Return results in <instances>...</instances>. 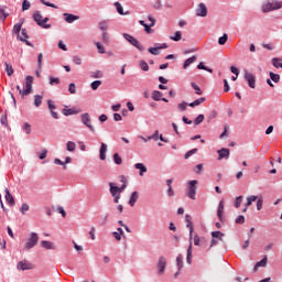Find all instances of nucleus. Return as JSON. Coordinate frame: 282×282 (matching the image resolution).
<instances>
[{
    "label": "nucleus",
    "instance_id": "nucleus-36",
    "mask_svg": "<svg viewBox=\"0 0 282 282\" xmlns=\"http://www.w3.org/2000/svg\"><path fill=\"white\" fill-rule=\"evenodd\" d=\"M170 39H171V41H175V42L182 41V32L181 31H176L174 33V35L170 36Z\"/></svg>",
    "mask_w": 282,
    "mask_h": 282
},
{
    "label": "nucleus",
    "instance_id": "nucleus-8",
    "mask_svg": "<svg viewBox=\"0 0 282 282\" xmlns=\"http://www.w3.org/2000/svg\"><path fill=\"white\" fill-rule=\"evenodd\" d=\"M245 78L251 89H254L257 87V78L251 73H245Z\"/></svg>",
    "mask_w": 282,
    "mask_h": 282
},
{
    "label": "nucleus",
    "instance_id": "nucleus-2",
    "mask_svg": "<svg viewBox=\"0 0 282 282\" xmlns=\"http://www.w3.org/2000/svg\"><path fill=\"white\" fill-rule=\"evenodd\" d=\"M282 1L273 0L271 2H267L262 6L263 12H272V10H281Z\"/></svg>",
    "mask_w": 282,
    "mask_h": 282
},
{
    "label": "nucleus",
    "instance_id": "nucleus-45",
    "mask_svg": "<svg viewBox=\"0 0 282 282\" xmlns=\"http://www.w3.org/2000/svg\"><path fill=\"white\" fill-rule=\"evenodd\" d=\"M0 122L1 124H3L4 127H8V113L4 112L1 118H0Z\"/></svg>",
    "mask_w": 282,
    "mask_h": 282
},
{
    "label": "nucleus",
    "instance_id": "nucleus-47",
    "mask_svg": "<svg viewBox=\"0 0 282 282\" xmlns=\"http://www.w3.org/2000/svg\"><path fill=\"white\" fill-rule=\"evenodd\" d=\"M8 19V13H6V10L0 7V21H6Z\"/></svg>",
    "mask_w": 282,
    "mask_h": 282
},
{
    "label": "nucleus",
    "instance_id": "nucleus-23",
    "mask_svg": "<svg viewBox=\"0 0 282 282\" xmlns=\"http://www.w3.org/2000/svg\"><path fill=\"white\" fill-rule=\"evenodd\" d=\"M268 265V256H264L262 260L256 263L254 272H257L258 268H265Z\"/></svg>",
    "mask_w": 282,
    "mask_h": 282
},
{
    "label": "nucleus",
    "instance_id": "nucleus-62",
    "mask_svg": "<svg viewBox=\"0 0 282 282\" xmlns=\"http://www.w3.org/2000/svg\"><path fill=\"white\" fill-rule=\"evenodd\" d=\"M236 224H246V217H243V216H238L237 218H236Z\"/></svg>",
    "mask_w": 282,
    "mask_h": 282
},
{
    "label": "nucleus",
    "instance_id": "nucleus-60",
    "mask_svg": "<svg viewBox=\"0 0 282 282\" xmlns=\"http://www.w3.org/2000/svg\"><path fill=\"white\" fill-rule=\"evenodd\" d=\"M73 63H75V65H83V59L76 55L73 57Z\"/></svg>",
    "mask_w": 282,
    "mask_h": 282
},
{
    "label": "nucleus",
    "instance_id": "nucleus-1",
    "mask_svg": "<svg viewBox=\"0 0 282 282\" xmlns=\"http://www.w3.org/2000/svg\"><path fill=\"white\" fill-rule=\"evenodd\" d=\"M32 85H34V77L29 75L25 78L23 88H21V86H17V90L22 97L30 96V94L34 91V89L32 88Z\"/></svg>",
    "mask_w": 282,
    "mask_h": 282
},
{
    "label": "nucleus",
    "instance_id": "nucleus-48",
    "mask_svg": "<svg viewBox=\"0 0 282 282\" xmlns=\"http://www.w3.org/2000/svg\"><path fill=\"white\" fill-rule=\"evenodd\" d=\"M197 69H204L205 72H209V74H213V69L204 66V63L202 62L197 65Z\"/></svg>",
    "mask_w": 282,
    "mask_h": 282
},
{
    "label": "nucleus",
    "instance_id": "nucleus-21",
    "mask_svg": "<svg viewBox=\"0 0 282 282\" xmlns=\"http://www.w3.org/2000/svg\"><path fill=\"white\" fill-rule=\"evenodd\" d=\"M99 159L105 161L107 160V144L101 143L100 150H99Z\"/></svg>",
    "mask_w": 282,
    "mask_h": 282
},
{
    "label": "nucleus",
    "instance_id": "nucleus-52",
    "mask_svg": "<svg viewBox=\"0 0 282 282\" xmlns=\"http://www.w3.org/2000/svg\"><path fill=\"white\" fill-rule=\"evenodd\" d=\"M204 122V115H198L194 120V124H202Z\"/></svg>",
    "mask_w": 282,
    "mask_h": 282
},
{
    "label": "nucleus",
    "instance_id": "nucleus-15",
    "mask_svg": "<svg viewBox=\"0 0 282 282\" xmlns=\"http://www.w3.org/2000/svg\"><path fill=\"white\" fill-rule=\"evenodd\" d=\"M169 45L166 44H161L159 47H150L148 48V52L150 54H153V56H158L160 54V50H166Z\"/></svg>",
    "mask_w": 282,
    "mask_h": 282
},
{
    "label": "nucleus",
    "instance_id": "nucleus-49",
    "mask_svg": "<svg viewBox=\"0 0 282 282\" xmlns=\"http://www.w3.org/2000/svg\"><path fill=\"white\" fill-rule=\"evenodd\" d=\"M140 67L142 72H149V64L145 61L140 62Z\"/></svg>",
    "mask_w": 282,
    "mask_h": 282
},
{
    "label": "nucleus",
    "instance_id": "nucleus-25",
    "mask_svg": "<svg viewBox=\"0 0 282 282\" xmlns=\"http://www.w3.org/2000/svg\"><path fill=\"white\" fill-rule=\"evenodd\" d=\"M66 23H74V21H78V17L72 13H64Z\"/></svg>",
    "mask_w": 282,
    "mask_h": 282
},
{
    "label": "nucleus",
    "instance_id": "nucleus-3",
    "mask_svg": "<svg viewBox=\"0 0 282 282\" xmlns=\"http://www.w3.org/2000/svg\"><path fill=\"white\" fill-rule=\"evenodd\" d=\"M197 184H198L197 180H193L188 182L187 197H189V199H196Z\"/></svg>",
    "mask_w": 282,
    "mask_h": 282
},
{
    "label": "nucleus",
    "instance_id": "nucleus-58",
    "mask_svg": "<svg viewBox=\"0 0 282 282\" xmlns=\"http://www.w3.org/2000/svg\"><path fill=\"white\" fill-rule=\"evenodd\" d=\"M192 87L198 96H202V89L199 88V86H197V84L192 83Z\"/></svg>",
    "mask_w": 282,
    "mask_h": 282
},
{
    "label": "nucleus",
    "instance_id": "nucleus-12",
    "mask_svg": "<svg viewBox=\"0 0 282 282\" xmlns=\"http://www.w3.org/2000/svg\"><path fill=\"white\" fill-rule=\"evenodd\" d=\"M218 160H228L230 158V149L223 148L217 151Z\"/></svg>",
    "mask_w": 282,
    "mask_h": 282
},
{
    "label": "nucleus",
    "instance_id": "nucleus-34",
    "mask_svg": "<svg viewBox=\"0 0 282 282\" xmlns=\"http://www.w3.org/2000/svg\"><path fill=\"white\" fill-rule=\"evenodd\" d=\"M66 150L74 153V151H76V143L74 141H68L66 143Z\"/></svg>",
    "mask_w": 282,
    "mask_h": 282
},
{
    "label": "nucleus",
    "instance_id": "nucleus-24",
    "mask_svg": "<svg viewBox=\"0 0 282 282\" xmlns=\"http://www.w3.org/2000/svg\"><path fill=\"white\" fill-rule=\"evenodd\" d=\"M187 263L191 265L193 263V242H189V246L187 248V258H186Z\"/></svg>",
    "mask_w": 282,
    "mask_h": 282
},
{
    "label": "nucleus",
    "instance_id": "nucleus-57",
    "mask_svg": "<svg viewBox=\"0 0 282 282\" xmlns=\"http://www.w3.org/2000/svg\"><path fill=\"white\" fill-rule=\"evenodd\" d=\"M230 130V127L227 124L224 127V132L220 134V138H228V131Z\"/></svg>",
    "mask_w": 282,
    "mask_h": 282
},
{
    "label": "nucleus",
    "instance_id": "nucleus-44",
    "mask_svg": "<svg viewBox=\"0 0 282 282\" xmlns=\"http://www.w3.org/2000/svg\"><path fill=\"white\" fill-rule=\"evenodd\" d=\"M102 85L101 80H95L90 84L91 89H94V91H96V89H98V87H100Z\"/></svg>",
    "mask_w": 282,
    "mask_h": 282
},
{
    "label": "nucleus",
    "instance_id": "nucleus-11",
    "mask_svg": "<svg viewBox=\"0 0 282 282\" xmlns=\"http://www.w3.org/2000/svg\"><path fill=\"white\" fill-rule=\"evenodd\" d=\"M158 270H159V274H164V272L166 270V259L164 258V256H161L159 258Z\"/></svg>",
    "mask_w": 282,
    "mask_h": 282
},
{
    "label": "nucleus",
    "instance_id": "nucleus-19",
    "mask_svg": "<svg viewBox=\"0 0 282 282\" xmlns=\"http://www.w3.org/2000/svg\"><path fill=\"white\" fill-rule=\"evenodd\" d=\"M225 111L227 112L228 118H230L234 113L235 116H239V113H243V109L237 110V108H226Z\"/></svg>",
    "mask_w": 282,
    "mask_h": 282
},
{
    "label": "nucleus",
    "instance_id": "nucleus-56",
    "mask_svg": "<svg viewBox=\"0 0 282 282\" xmlns=\"http://www.w3.org/2000/svg\"><path fill=\"white\" fill-rule=\"evenodd\" d=\"M96 47L99 54H105V46H102V44H100L99 42H96Z\"/></svg>",
    "mask_w": 282,
    "mask_h": 282
},
{
    "label": "nucleus",
    "instance_id": "nucleus-29",
    "mask_svg": "<svg viewBox=\"0 0 282 282\" xmlns=\"http://www.w3.org/2000/svg\"><path fill=\"white\" fill-rule=\"evenodd\" d=\"M134 169H137L139 172V175L142 177L144 173H147V167L142 163L134 164Z\"/></svg>",
    "mask_w": 282,
    "mask_h": 282
},
{
    "label": "nucleus",
    "instance_id": "nucleus-31",
    "mask_svg": "<svg viewBox=\"0 0 282 282\" xmlns=\"http://www.w3.org/2000/svg\"><path fill=\"white\" fill-rule=\"evenodd\" d=\"M138 192H132L130 199H129V204L130 206H135V202H138Z\"/></svg>",
    "mask_w": 282,
    "mask_h": 282
},
{
    "label": "nucleus",
    "instance_id": "nucleus-16",
    "mask_svg": "<svg viewBox=\"0 0 282 282\" xmlns=\"http://www.w3.org/2000/svg\"><path fill=\"white\" fill-rule=\"evenodd\" d=\"M257 199H259L258 196H248L247 197V203L245 204V208L242 209V213H247L248 212V207L252 206V203L256 202Z\"/></svg>",
    "mask_w": 282,
    "mask_h": 282
},
{
    "label": "nucleus",
    "instance_id": "nucleus-54",
    "mask_svg": "<svg viewBox=\"0 0 282 282\" xmlns=\"http://www.w3.org/2000/svg\"><path fill=\"white\" fill-rule=\"evenodd\" d=\"M23 131H25L26 133H31L32 132V126H30V123L25 122L22 127Z\"/></svg>",
    "mask_w": 282,
    "mask_h": 282
},
{
    "label": "nucleus",
    "instance_id": "nucleus-33",
    "mask_svg": "<svg viewBox=\"0 0 282 282\" xmlns=\"http://www.w3.org/2000/svg\"><path fill=\"white\" fill-rule=\"evenodd\" d=\"M271 63H272L273 67H275V69H279V67L282 68L281 58H279V57H273V58L271 59Z\"/></svg>",
    "mask_w": 282,
    "mask_h": 282
},
{
    "label": "nucleus",
    "instance_id": "nucleus-50",
    "mask_svg": "<svg viewBox=\"0 0 282 282\" xmlns=\"http://www.w3.org/2000/svg\"><path fill=\"white\" fill-rule=\"evenodd\" d=\"M50 85H61V78L58 77H51Z\"/></svg>",
    "mask_w": 282,
    "mask_h": 282
},
{
    "label": "nucleus",
    "instance_id": "nucleus-10",
    "mask_svg": "<svg viewBox=\"0 0 282 282\" xmlns=\"http://www.w3.org/2000/svg\"><path fill=\"white\" fill-rule=\"evenodd\" d=\"M196 15L197 17H208V8L205 3H199L196 9Z\"/></svg>",
    "mask_w": 282,
    "mask_h": 282
},
{
    "label": "nucleus",
    "instance_id": "nucleus-17",
    "mask_svg": "<svg viewBox=\"0 0 282 282\" xmlns=\"http://www.w3.org/2000/svg\"><path fill=\"white\" fill-rule=\"evenodd\" d=\"M4 193H6V202L7 204H9V206H14V196H12V194H10V189L4 188Z\"/></svg>",
    "mask_w": 282,
    "mask_h": 282
},
{
    "label": "nucleus",
    "instance_id": "nucleus-9",
    "mask_svg": "<svg viewBox=\"0 0 282 282\" xmlns=\"http://www.w3.org/2000/svg\"><path fill=\"white\" fill-rule=\"evenodd\" d=\"M206 101V98L204 97H200L196 100H194L193 102L188 104V102H182V104H178V107H199V105H202V102H205Z\"/></svg>",
    "mask_w": 282,
    "mask_h": 282
},
{
    "label": "nucleus",
    "instance_id": "nucleus-55",
    "mask_svg": "<svg viewBox=\"0 0 282 282\" xmlns=\"http://www.w3.org/2000/svg\"><path fill=\"white\" fill-rule=\"evenodd\" d=\"M262 208H263V197H260L257 200V210H261Z\"/></svg>",
    "mask_w": 282,
    "mask_h": 282
},
{
    "label": "nucleus",
    "instance_id": "nucleus-40",
    "mask_svg": "<svg viewBox=\"0 0 282 282\" xmlns=\"http://www.w3.org/2000/svg\"><path fill=\"white\" fill-rule=\"evenodd\" d=\"M134 107H128V108H123L122 110H121V116L123 117V118H127V116H129V111H134Z\"/></svg>",
    "mask_w": 282,
    "mask_h": 282
},
{
    "label": "nucleus",
    "instance_id": "nucleus-4",
    "mask_svg": "<svg viewBox=\"0 0 282 282\" xmlns=\"http://www.w3.org/2000/svg\"><path fill=\"white\" fill-rule=\"evenodd\" d=\"M123 39H126L128 43L133 45V47H137L139 52H144V46L140 44V41H138V39L133 37L132 35H129L128 33H123Z\"/></svg>",
    "mask_w": 282,
    "mask_h": 282
},
{
    "label": "nucleus",
    "instance_id": "nucleus-26",
    "mask_svg": "<svg viewBox=\"0 0 282 282\" xmlns=\"http://www.w3.org/2000/svg\"><path fill=\"white\" fill-rule=\"evenodd\" d=\"M195 61H197L196 55H193L192 57L187 58L183 64V68L186 69L187 67H189V65H193V63H195Z\"/></svg>",
    "mask_w": 282,
    "mask_h": 282
},
{
    "label": "nucleus",
    "instance_id": "nucleus-53",
    "mask_svg": "<svg viewBox=\"0 0 282 282\" xmlns=\"http://www.w3.org/2000/svg\"><path fill=\"white\" fill-rule=\"evenodd\" d=\"M51 115L55 120H58V112L56 111V107H51L50 108Z\"/></svg>",
    "mask_w": 282,
    "mask_h": 282
},
{
    "label": "nucleus",
    "instance_id": "nucleus-59",
    "mask_svg": "<svg viewBox=\"0 0 282 282\" xmlns=\"http://www.w3.org/2000/svg\"><path fill=\"white\" fill-rule=\"evenodd\" d=\"M30 6H31L30 1L23 0V2H22L23 12H25V10H28L30 8Z\"/></svg>",
    "mask_w": 282,
    "mask_h": 282
},
{
    "label": "nucleus",
    "instance_id": "nucleus-32",
    "mask_svg": "<svg viewBox=\"0 0 282 282\" xmlns=\"http://www.w3.org/2000/svg\"><path fill=\"white\" fill-rule=\"evenodd\" d=\"M212 237L213 239H218V241H224V232L221 231H213Z\"/></svg>",
    "mask_w": 282,
    "mask_h": 282
},
{
    "label": "nucleus",
    "instance_id": "nucleus-61",
    "mask_svg": "<svg viewBox=\"0 0 282 282\" xmlns=\"http://www.w3.org/2000/svg\"><path fill=\"white\" fill-rule=\"evenodd\" d=\"M202 238L197 235L194 236V246H202Z\"/></svg>",
    "mask_w": 282,
    "mask_h": 282
},
{
    "label": "nucleus",
    "instance_id": "nucleus-42",
    "mask_svg": "<svg viewBox=\"0 0 282 282\" xmlns=\"http://www.w3.org/2000/svg\"><path fill=\"white\" fill-rule=\"evenodd\" d=\"M242 202H243V196L236 197V199H235V208H240Z\"/></svg>",
    "mask_w": 282,
    "mask_h": 282
},
{
    "label": "nucleus",
    "instance_id": "nucleus-14",
    "mask_svg": "<svg viewBox=\"0 0 282 282\" xmlns=\"http://www.w3.org/2000/svg\"><path fill=\"white\" fill-rule=\"evenodd\" d=\"M40 246L41 248H44V250H56V245L52 241L42 240Z\"/></svg>",
    "mask_w": 282,
    "mask_h": 282
},
{
    "label": "nucleus",
    "instance_id": "nucleus-18",
    "mask_svg": "<svg viewBox=\"0 0 282 282\" xmlns=\"http://www.w3.org/2000/svg\"><path fill=\"white\" fill-rule=\"evenodd\" d=\"M185 221L187 223V228L189 229V239H193V218L191 215L185 216Z\"/></svg>",
    "mask_w": 282,
    "mask_h": 282
},
{
    "label": "nucleus",
    "instance_id": "nucleus-5",
    "mask_svg": "<svg viewBox=\"0 0 282 282\" xmlns=\"http://www.w3.org/2000/svg\"><path fill=\"white\" fill-rule=\"evenodd\" d=\"M47 21H50V18H44L41 13H36V25L40 28H43L44 30H50L52 28V24H47Z\"/></svg>",
    "mask_w": 282,
    "mask_h": 282
},
{
    "label": "nucleus",
    "instance_id": "nucleus-13",
    "mask_svg": "<svg viewBox=\"0 0 282 282\" xmlns=\"http://www.w3.org/2000/svg\"><path fill=\"white\" fill-rule=\"evenodd\" d=\"M32 269H34V264L28 262V260H23L18 263V270H32Z\"/></svg>",
    "mask_w": 282,
    "mask_h": 282
},
{
    "label": "nucleus",
    "instance_id": "nucleus-41",
    "mask_svg": "<svg viewBox=\"0 0 282 282\" xmlns=\"http://www.w3.org/2000/svg\"><path fill=\"white\" fill-rule=\"evenodd\" d=\"M225 43H228V34L226 33H224V35L218 39L219 45H224Z\"/></svg>",
    "mask_w": 282,
    "mask_h": 282
},
{
    "label": "nucleus",
    "instance_id": "nucleus-20",
    "mask_svg": "<svg viewBox=\"0 0 282 282\" xmlns=\"http://www.w3.org/2000/svg\"><path fill=\"white\" fill-rule=\"evenodd\" d=\"M109 186H110V195H112V197L121 195L120 187L115 186L113 183H109Z\"/></svg>",
    "mask_w": 282,
    "mask_h": 282
},
{
    "label": "nucleus",
    "instance_id": "nucleus-43",
    "mask_svg": "<svg viewBox=\"0 0 282 282\" xmlns=\"http://www.w3.org/2000/svg\"><path fill=\"white\" fill-rule=\"evenodd\" d=\"M113 162L115 164H118L120 166V164H122V158L120 156V154L115 153L113 154Z\"/></svg>",
    "mask_w": 282,
    "mask_h": 282
},
{
    "label": "nucleus",
    "instance_id": "nucleus-28",
    "mask_svg": "<svg viewBox=\"0 0 282 282\" xmlns=\"http://www.w3.org/2000/svg\"><path fill=\"white\" fill-rule=\"evenodd\" d=\"M115 8H116L118 14H121V15L130 14L129 11L124 12V9L122 8V4H120V2H115Z\"/></svg>",
    "mask_w": 282,
    "mask_h": 282
},
{
    "label": "nucleus",
    "instance_id": "nucleus-22",
    "mask_svg": "<svg viewBox=\"0 0 282 282\" xmlns=\"http://www.w3.org/2000/svg\"><path fill=\"white\" fill-rule=\"evenodd\" d=\"M217 217H218L219 221H224V200L219 202Z\"/></svg>",
    "mask_w": 282,
    "mask_h": 282
},
{
    "label": "nucleus",
    "instance_id": "nucleus-6",
    "mask_svg": "<svg viewBox=\"0 0 282 282\" xmlns=\"http://www.w3.org/2000/svg\"><path fill=\"white\" fill-rule=\"evenodd\" d=\"M82 122L83 124H85V127H87V129H89L93 133L96 132V129H94V126H91V117L89 116V113H83L82 115Z\"/></svg>",
    "mask_w": 282,
    "mask_h": 282
},
{
    "label": "nucleus",
    "instance_id": "nucleus-37",
    "mask_svg": "<svg viewBox=\"0 0 282 282\" xmlns=\"http://www.w3.org/2000/svg\"><path fill=\"white\" fill-rule=\"evenodd\" d=\"M6 66V72L8 74V76H12V74H14V68L12 67V65L8 64V62L4 63Z\"/></svg>",
    "mask_w": 282,
    "mask_h": 282
},
{
    "label": "nucleus",
    "instance_id": "nucleus-38",
    "mask_svg": "<svg viewBox=\"0 0 282 282\" xmlns=\"http://www.w3.org/2000/svg\"><path fill=\"white\" fill-rule=\"evenodd\" d=\"M269 76H270L271 80H273V83H279V80H281V75L275 74L273 72L269 73Z\"/></svg>",
    "mask_w": 282,
    "mask_h": 282
},
{
    "label": "nucleus",
    "instance_id": "nucleus-39",
    "mask_svg": "<svg viewBox=\"0 0 282 282\" xmlns=\"http://www.w3.org/2000/svg\"><path fill=\"white\" fill-rule=\"evenodd\" d=\"M176 265H177L178 270H182L184 268V260H183L182 256L176 257Z\"/></svg>",
    "mask_w": 282,
    "mask_h": 282
},
{
    "label": "nucleus",
    "instance_id": "nucleus-46",
    "mask_svg": "<svg viewBox=\"0 0 282 282\" xmlns=\"http://www.w3.org/2000/svg\"><path fill=\"white\" fill-rule=\"evenodd\" d=\"M148 140H154L158 142V140H160V131L156 130L152 135L148 137Z\"/></svg>",
    "mask_w": 282,
    "mask_h": 282
},
{
    "label": "nucleus",
    "instance_id": "nucleus-27",
    "mask_svg": "<svg viewBox=\"0 0 282 282\" xmlns=\"http://www.w3.org/2000/svg\"><path fill=\"white\" fill-rule=\"evenodd\" d=\"M78 111L80 110H76V108H64L62 113H64V116H74V113H78Z\"/></svg>",
    "mask_w": 282,
    "mask_h": 282
},
{
    "label": "nucleus",
    "instance_id": "nucleus-63",
    "mask_svg": "<svg viewBox=\"0 0 282 282\" xmlns=\"http://www.w3.org/2000/svg\"><path fill=\"white\" fill-rule=\"evenodd\" d=\"M68 91L70 94H76V84H69Z\"/></svg>",
    "mask_w": 282,
    "mask_h": 282
},
{
    "label": "nucleus",
    "instance_id": "nucleus-35",
    "mask_svg": "<svg viewBox=\"0 0 282 282\" xmlns=\"http://www.w3.org/2000/svg\"><path fill=\"white\" fill-rule=\"evenodd\" d=\"M139 23L144 28V32H147V34H151V32H153V30H151V24L144 23V20H140Z\"/></svg>",
    "mask_w": 282,
    "mask_h": 282
},
{
    "label": "nucleus",
    "instance_id": "nucleus-64",
    "mask_svg": "<svg viewBox=\"0 0 282 282\" xmlns=\"http://www.w3.org/2000/svg\"><path fill=\"white\" fill-rule=\"evenodd\" d=\"M13 32H14V34H19L21 32V24H19V23L14 24Z\"/></svg>",
    "mask_w": 282,
    "mask_h": 282
},
{
    "label": "nucleus",
    "instance_id": "nucleus-51",
    "mask_svg": "<svg viewBox=\"0 0 282 282\" xmlns=\"http://www.w3.org/2000/svg\"><path fill=\"white\" fill-rule=\"evenodd\" d=\"M195 153H197V149H192L189 150L185 155L184 159L188 160V158H191L192 155H195Z\"/></svg>",
    "mask_w": 282,
    "mask_h": 282
},
{
    "label": "nucleus",
    "instance_id": "nucleus-30",
    "mask_svg": "<svg viewBox=\"0 0 282 282\" xmlns=\"http://www.w3.org/2000/svg\"><path fill=\"white\" fill-rule=\"evenodd\" d=\"M153 100H164L166 102V98H162V93L160 90H154L152 93Z\"/></svg>",
    "mask_w": 282,
    "mask_h": 282
},
{
    "label": "nucleus",
    "instance_id": "nucleus-7",
    "mask_svg": "<svg viewBox=\"0 0 282 282\" xmlns=\"http://www.w3.org/2000/svg\"><path fill=\"white\" fill-rule=\"evenodd\" d=\"M36 246V234L32 232L25 242V250H32Z\"/></svg>",
    "mask_w": 282,
    "mask_h": 282
}]
</instances>
